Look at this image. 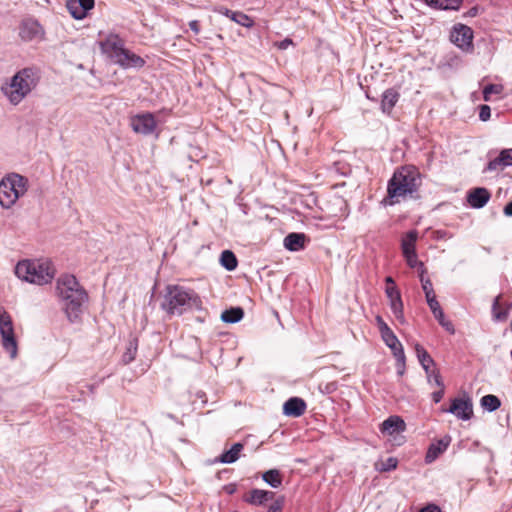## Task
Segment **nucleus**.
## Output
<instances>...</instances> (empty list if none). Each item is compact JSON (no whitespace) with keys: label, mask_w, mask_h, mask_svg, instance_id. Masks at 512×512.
Wrapping results in <instances>:
<instances>
[{"label":"nucleus","mask_w":512,"mask_h":512,"mask_svg":"<svg viewBox=\"0 0 512 512\" xmlns=\"http://www.w3.org/2000/svg\"><path fill=\"white\" fill-rule=\"evenodd\" d=\"M421 185L422 175L416 166H401L388 181L384 203L393 206L406 198H415Z\"/></svg>","instance_id":"1"},{"label":"nucleus","mask_w":512,"mask_h":512,"mask_svg":"<svg viewBox=\"0 0 512 512\" xmlns=\"http://www.w3.org/2000/svg\"><path fill=\"white\" fill-rule=\"evenodd\" d=\"M101 53L112 63L123 69L142 68L146 61L125 48V40L116 33H108L98 41Z\"/></svg>","instance_id":"2"},{"label":"nucleus","mask_w":512,"mask_h":512,"mask_svg":"<svg viewBox=\"0 0 512 512\" xmlns=\"http://www.w3.org/2000/svg\"><path fill=\"white\" fill-rule=\"evenodd\" d=\"M56 292L63 301L65 312L73 321L78 318L81 306L87 301L88 295L73 275H62L57 279Z\"/></svg>","instance_id":"3"},{"label":"nucleus","mask_w":512,"mask_h":512,"mask_svg":"<svg viewBox=\"0 0 512 512\" xmlns=\"http://www.w3.org/2000/svg\"><path fill=\"white\" fill-rule=\"evenodd\" d=\"M162 308L169 315H181L187 309L201 310L203 302L195 290L180 285H169L166 288Z\"/></svg>","instance_id":"4"},{"label":"nucleus","mask_w":512,"mask_h":512,"mask_svg":"<svg viewBox=\"0 0 512 512\" xmlns=\"http://www.w3.org/2000/svg\"><path fill=\"white\" fill-rule=\"evenodd\" d=\"M15 274L18 278L29 283L43 285L51 282L55 269L52 263L47 260H24L16 265Z\"/></svg>","instance_id":"5"},{"label":"nucleus","mask_w":512,"mask_h":512,"mask_svg":"<svg viewBox=\"0 0 512 512\" xmlns=\"http://www.w3.org/2000/svg\"><path fill=\"white\" fill-rule=\"evenodd\" d=\"M37 83L35 72L25 68L13 76L11 83L3 88V91L10 103L17 105L37 86Z\"/></svg>","instance_id":"6"},{"label":"nucleus","mask_w":512,"mask_h":512,"mask_svg":"<svg viewBox=\"0 0 512 512\" xmlns=\"http://www.w3.org/2000/svg\"><path fill=\"white\" fill-rule=\"evenodd\" d=\"M26 192V179L18 174L4 178L0 182V205L12 207L17 199Z\"/></svg>","instance_id":"7"},{"label":"nucleus","mask_w":512,"mask_h":512,"mask_svg":"<svg viewBox=\"0 0 512 512\" xmlns=\"http://www.w3.org/2000/svg\"><path fill=\"white\" fill-rule=\"evenodd\" d=\"M375 321L382 340L391 349L392 354L397 361V366L400 368L398 373L402 375L404 373L406 360L403 346L398 340L397 336L380 315L375 317Z\"/></svg>","instance_id":"8"},{"label":"nucleus","mask_w":512,"mask_h":512,"mask_svg":"<svg viewBox=\"0 0 512 512\" xmlns=\"http://www.w3.org/2000/svg\"><path fill=\"white\" fill-rule=\"evenodd\" d=\"M0 335L3 348L12 358L17 355V341L14 334V326L10 314L0 307Z\"/></svg>","instance_id":"9"},{"label":"nucleus","mask_w":512,"mask_h":512,"mask_svg":"<svg viewBox=\"0 0 512 512\" xmlns=\"http://www.w3.org/2000/svg\"><path fill=\"white\" fill-rule=\"evenodd\" d=\"M130 125L134 132L148 135L154 132L157 122L154 115L147 112L131 117Z\"/></svg>","instance_id":"10"},{"label":"nucleus","mask_w":512,"mask_h":512,"mask_svg":"<svg viewBox=\"0 0 512 512\" xmlns=\"http://www.w3.org/2000/svg\"><path fill=\"white\" fill-rule=\"evenodd\" d=\"M442 411L452 413L459 419L469 420L473 416V405L469 398H455L450 407L442 408Z\"/></svg>","instance_id":"11"},{"label":"nucleus","mask_w":512,"mask_h":512,"mask_svg":"<svg viewBox=\"0 0 512 512\" xmlns=\"http://www.w3.org/2000/svg\"><path fill=\"white\" fill-rule=\"evenodd\" d=\"M450 39L462 50H469L472 47L473 31L470 27L460 24L454 27Z\"/></svg>","instance_id":"12"},{"label":"nucleus","mask_w":512,"mask_h":512,"mask_svg":"<svg viewBox=\"0 0 512 512\" xmlns=\"http://www.w3.org/2000/svg\"><path fill=\"white\" fill-rule=\"evenodd\" d=\"M385 292L390 301V308L395 318L401 324H404L406 322L404 317V305L399 289L397 286H386Z\"/></svg>","instance_id":"13"},{"label":"nucleus","mask_w":512,"mask_h":512,"mask_svg":"<svg viewBox=\"0 0 512 512\" xmlns=\"http://www.w3.org/2000/svg\"><path fill=\"white\" fill-rule=\"evenodd\" d=\"M406 430L405 421L397 415L389 416L380 425V432L385 435L393 436Z\"/></svg>","instance_id":"14"},{"label":"nucleus","mask_w":512,"mask_h":512,"mask_svg":"<svg viewBox=\"0 0 512 512\" xmlns=\"http://www.w3.org/2000/svg\"><path fill=\"white\" fill-rule=\"evenodd\" d=\"M94 0H70L67 9L73 18L81 20L86 17L87 11L94 7Z\"/></svg>","instance_id":"15"},{"label":"nucleus","mask_w":512,"mask_h":512,"mask_svg":"<svg viewBox=\"0 0 512 512\" xmlns=\"http://www.w3.org/2000/svg\"><path fill=\"white\" fill-rule=\"evenodd\" d=\"M306 402L299 397L288 399L283 405V413L289 417H300L306 411Z\"/></svg>","instance_id":"16"},{"label":"nucleus","mask_w":512,"mask_h":512,"mask_svg":"<svg viewBox=\"0 0 512 512\" xmlns=\"http://www.w3.org/2000/svg\"><path fill=\"white\" fill-rule=\"evenodd\" d=\"M274 495L275 493L272 491L252 489L244 494L243 501L251 505L259 506L263 505L268 500L273 499Z\"/></svg>","instance_id":"17"},{"label":"nucleus","mask_w":512,"mask_h":512,"mask_svg":"<svg viewBox=\"0 0 512 512\" xmlns=\"http://www.w3.org/2000/svg\"><path fill=\"white\" fill-rule=\"evenodd\" d=\"M491 197L490 192L486 188H474L467 195V201L473 208L484 207Z\"/></svg>","instance_id":"18"},{"label":"nucleus","mask_w":512,"mask_h":512,"mask_svg":"<svg viewBox=\"0 0 512 512\" xmlns=\"http://www.w3.org/2000/svg\"><path fill=\"white\" fill-rule=\"evenodd\" d=\"M511 304L502 302V295H498L492 304V318L496 322H504L509 316Z\"/></svg>","instance_id":"19"},{"label":"nucleus","mask_w":512,"mask_h":512,"mask_svg":"<svg viewBox=\"0 0 512 512\" xmlns=\"http://www.w3.org/2000/svg\"><path fill=\"white\" fill-rule=\"evenodd\" d=\"M512 165V149H504L500 152L499 156L489 161L487 169L489 171H496Z\"/></svg>","instance_id":"20"},{"label":"nucleus","mask_w":512,"mask_h":512,"mask_svg":"<svg viewBox=\"0 0 512 512\" xmlns=\"http://www.w3.org/2000/svg\"><path fill=\"white\" fill-rule=\"evenodd\" d=\"M400 98V93L395 88L384 91L381 99V109L384 113L390 114Z\"/></svg>","instance_id":"21"},{"label":"nucleus","mask_w":512,"mask_h":512,"mask_svg":"<svg viewBox=\"0 0 512 512\" xmlns=\"http://www.w3.org/2000/svg\"><path fill=\"white\" fill-rule=\"evenodd\" d=\"M418 240V232L410 230L401 238V249L403 255L416 253V242Z\"/></svg>","instance_id":"22"},{"label":"nucleus","mask_w":512,"mask_h":512,"mask_svg":"<svg viewBox=\"0 0 512 512\" xmlns=\"http://www.w3.org/2000/svg\"><path fill=\"white\" fill-rule=\"evenodd\" d=\"M450 442L451 438L449 436H446L438 440L436 443L431 444L426 454V461H434L440 454H442L447 449Z\"/></svg>","instance_id":"23"},{"label":"nucleus","mask_w":512,"mask_h":512,"mask_svg":"<svg viewBox=\"0 0 512 512\" xmlns=\"http://www.w3.org/2000/svg\"><path fill=\"white\" fill-rule=\"evenodd\" d=\"M306 236L303 233H290L284 238V246L290 251H299L305 247Z\"/></svg>","instance_id":"24"},{"label":"nucleus","mask_w":512,"mask_h":512,"mask_svg":"<svg viewBox=\"0 0 512 512\" xmlns=\"http://www.w3.org/2000/svg\"><path fill=\"white\" fill-rule=\"evenodd\" d=\"M415 351L423 369L425 370L426 373H429L431 366L434 365V360L426 351V349L420 344L415 345Z\"/></svg>","instance_id":"25"},{"label":"nucleus","mask_w":512,"mask_h":512,"mask_svg":"<svg viewBox=\"0 0 512 512\" xmlns=\"http://www.w3.org/2000/svg\"><path fill=\"white\" fill-rule=\"evenodd\" d=\"M244 446L241 443H235L230 450L221 454L219 461L222 463H234L238 460L240 452L243 450Z\"/></svg>","instance_id":"26"},{"label":"nucleus","mask_w":512,"mask_h":512,"mask_svg":"<svg viewBox=\"0 0 512 512\" xmlns=\"http://www.w3.org/2000/svg\"><path fill=\"white\" fill-rule=\"evenodd\" d=\"M263 480L271 485L273 488H278L282 484V475L279 470L277 469H271L263 473L262 475Z\"/></svg>","instance_id":"27"},{"label":"nucleus","mask_w":512,"mask_h":512,"mask_svg":"<svg viewBox=\"0 0 512 512\" xmlns=\"http://www.w3.org/2000/svg\"><path fill=\"white\" fill-rule=\"evenodd\" d=\"M244 316L243 309L240 307L237 308H230L228 310H225L222 315L221 319L226 323H236L240 321Z\"/></svg>","instance_id":"28"},{"label":"nucleus","mask_w":512,"mask_h":512,"mask_svg":"<svg viewBox=\"0 0 512 512\" xmlns=\"http://www.w3.org/2000/svg\"><path fill=\"white\" fill-rule=\"evenodd\" d=\"M220 262L229 271H233L238 265L235 254L230 250H225L221 253Z\"/></svg>","instance_id":"29"},{"label":"nucleus","mask_w":512,"mask_h":512,"mask_svg":"<svg viewBox=\"0 0 512 512\" xmlns=\"http://www.w3.org/2000/svg\"><path fill=\"white\" fill-rule=\"evenodd\" d=\"M226 14L228 16L230 15V18L233 21L237 22L238 24H240L244 27H251L253 25V20L243 12H233V11L227 10Z\"/></svg>","instance_id":"30"},{"label":"nucleus","mask_w":512,"mask_h":512,"mask_svg":"<svg viewBox=\"0 0 512 512\" xmlns=\"http://www.w3.org/2000/svg\"><path fill=\"white\" fill-rule=\"evenodd\" d=\"M481 404L488 411H495L500 407L501 402L497 396L489 394L482 397Z\"/></svg>","instance_id":"31"},{"label":"nucleus","mask_w":512,"mask_h":512,"mask_svg":"<svg viewBox=\"0 0 512 512\" xmlns=\"http://www.w3.org/2000/svg\"><path fill=\"white\" fill-rule=\"evenodd\" d=\"M504 87L501 84H489L483 89V97L485 101H491L492 94L499 95L503 92Z\"/></svg>","instance_id":"32"},{"label":"nucleus","mask_w":512,"mask_h":512,"mask_svg":"<svg viewBox=\"0 0 512 512\" xmlns=\"http://www.w3.org/2000/svg\"><path fill=\"white\" fill-rule=\"evenodd\" d=\"M398 460L394 457H389L385 461L376 463V469L380 472H387L396 469Z\"/></svg>","instance_id":"33"},{"label":"nucleus","mask_w":512,"mask_h":512,"mask_svg":"<svg viewBox=\"0 0 512 512\" xmlns=\"http://www.w3.org/2000/svg\"><path fill=\"white\" fill-rule=\"evenodd\" d=\"M434 317L437 319V321L439 322V324L447 331L449 332L450 334H454L455 333V328H454V325L452 324L451 321L447 320L445 318V315H444V312L443 310L440 311V315L438 313L436 314H433Z\"/></svg>","instance_id":"34"},{"label":"nucleus","mask_w":512,"mask_h":512,"mask_svg":"<svg viewBox=\"0 0 512 512\" xmlns=\"http://www.w3.org/2000/svg\"><path fill=\"white\" fill-rule=\"evenodd\" d=\"M463 0H440L439 8L442 10H458Z\"/></svg>","instance_id":"35"},{"label":"nucleus","mask_w":512,"mask_h":512,"mask_svg":"<svg viewBox=\"0 0 512 512\" xmlns=\"http://www.w3.org/2000/svg\"><path fill=\"white\" fill-rule=\"evenodd\" d=\"M136 353H137V344L130 342L129 346L127 348V351L123 354V362L125 364H128L131 361H133L136 357Z\"/></svg>","instance_id":"36"},{"label":"nucleus","mask_w":512,"mask_h":512,"mask_svg":"<svg viewBox=\"0 0 512 512\" xmlns=\"http://www.w3.org/2000/svg\"><path fill=\"white\" fill-rule=\"evenodd\" d=\"M408 266L411 267V268H415L417 266L421 267L422 269H424V265L422 262L418 261V256H417V253H414V254H408V255H403Z\"/></svg>","instance_id":"37"},{"label":"nucleus","mask_w":512,"mask_h":512,"mask_svg":"<svg viewBox=\"0 0 512 512\" xmlns=\"http://www.w3.org/2000/svg\"><path fill=\"white\" fill-rule=\"evenodd\" d=\"M427 376H428V379L429 381H434V383L438 386V387H442L444 386L443 384V381H442V378H441V375H440V372L436 369H430L429 370V373H426Z\"/></svg>","instance_id":"38"},{"label":"nucleus","mask_w":512,"mask_h":512,"mask_svg":"<svg viewBox=\"0 0 512 512\" xmlns=\"http://www.w3.org/2000/svg\"><path fill=\"white\" fill-rule=\"evenodd\" d=\"M424 274H425V270L422 269L421 272H420L419 277H420V281H421V284H422V289H423V291L425 293L427 291H432L434 289H433V285H432L431 280L429 278H426Z\"/></svg>","instance_id":"39"},{"label":"nucleus","mask_w":512,"mask_h":512,"mask_svg":"<svg viewBox=\"0 0 512 512\" xmlns=\"http://www.w3.org/2000/svg\"><path fill=\"white\" fill-rule=\"evenodd\" d=\"M284 506V497L277 498L268 508L267 512H282Z\"/></svg>","instance_id":"40"},{"label":"nucleus","mask_w":512,"mask_h":512,"mask_svg":"<svg viewBox=\"0 0 512 512\" xmlns=\"http://www.w3.org/2000/svg\"><path fill=\"white\" fill-rule=\"evenodd\" d=\"M491 116V109L488 105H482L480 107V111H479V118L482 120V121H487L489 120Z\"/></svg>","instance_id":"41"},{"label":"nucleus","mask_w":512,"mask_h":512,"mask_svg":"<svg viewBox=\"0 0 512 512\" xmlns=\"http://www.w3.org/2000/svg\"><path fill=\"white\" fill-rule=\"evenodd\" d=\"M293 45H294V42L291 38H285L282 41L274 43V46L277 47L279 50H285L289 46H293Z\"/></svg>","instance_id":"42"},{"label":"nucleus","mask_w":512,"mask_h":512,"mask_svg":"<svg viewBox=\"0 0 512 512\" xmlns=\"http://www.w3.org/2000/svg\"><path fill=\"white\" fill-rule=\"evenodd\" d=\"M427 304L433 314L438 313L440 315V311H442V308L440 306V303L437 301V299L429 301Z\"/></svg>","instance_id":"43"},{"label":"nucleus","mask_w":512,"mask_h":512,"mask_svg":"<svg viewBox=\"0 0 512 512\" xmlns=\"http://www.w3.org/2000/svg\"><path fill=\"white\" fill-rule=\"evenodd\" d=\"M440 389L438 391H435L432 393V399L435 403H438L442 400L444 396V386L439 387Z\"/></svg>","instance_id":"44"},{"label":"nucleus","mask_w":512,"mask_h":512,"mask_svg":"<svg viewBox=\"0 0 512 512\" xmlns=\"http://www.w3.org/2000/svg\"><path fill=\"white\" fill-rule=\"evenodd\" d=\"M419 512H441V509L435 504H429L422 508Z\"/></svg>","instance_id":"45"},{"label":"nucleus","mask_w":512,"mask_h":512,"mask_svg":"<svg viewBox=\"0 0 512 512\" xmlns=\"http://www.w3.org/2000/svg\"><path fill=\"white\" fill-rule=\"evenodd\" d=\"M190 29L195 33L198 34L200 32V25L197 20H192L189 22Z\"/></svg>","instance_id":"46"},{"label":"nucleus","mask_w":512,"mask_h":512,"mask_svg":"<svg viewBox=\"0 0 512 512\" xmlns=\"http://www.w3.org/2000/svg\"><path fill=\"white\" fill-rule=\"evenodd\" d=\"M224 490L228 493V494H233L236 492L237 490V486L236 484H228L226 486H224Z\"/></svg>","instance_id":"47"},{"label":"nucleus","mask_w":512,"mask_h":512,"mask_svg":"<svg viewBox=\"0 0 512 512\" xmlns=\"http://www.w3.org/2000/svg\"><path fill=\"white\" fill-rule=\"evenodd\" d=\"M425 297H426V301L428 303L429 301L436 299V294H435L434 290L427 291V292H425Z\"/></svg>","instance_id":"48"},{"label":"nucleus","mask_w":512,"mask_h":512,"mask_svg":"<svg viewBox=\"0 0 512 512\" xmlns=\"http://www.w3.org/2000/svg\"><path fill=\"white\" fill-rule=\"evenodd\" d=\"M503 211L506 216H512V201L506 204Z\"/></svg>","instance_id":"49"},{"label":"nucleus","mask_w":512,"mask_h":512,"mask_svg":"<svg viewBox=\"0 0 512 512\" xmlns=\"http://www.w3.org/2000/svg\"><path fill=\"white\" fill-rule=\"evenodd\" d=\"M425 2L435 9L439 8L440 0H425Z\"/></svg>","instance_id":"50"},{"label":"nucleus","mask_w":512,"mask_h":512,"mask_svg":"<svg viewBox=\"0 0 512 512\" xmlns=\"http://www.w3.org/2000/svg\"><path fill=\"white\" fill-rule=\"evenodd\" d=\"M385 282L387 286H396L395 281L390 276L386 277Z\"/></svg>","instance_id":"51"},{"label":"nucleus","mask_w":512,"mask_h":512,"mask_svg":"<svg viewBox=\"0 0 512 512\" xmlns=\"http://www.w3.org/2000/svg\"><path fill=\"white\" fill-rule=\"evenodd\" d=\"M475 14H476V8L471 9V15H475Z\"/></svg>","instance_id":"52"},{"label":"nucleus","mask_w":512,"mask_h":512,"mask_svg":"<svg viewBox=\"0 0 512 512\" xmlns=\"http://www.w3.org/2000/svg\"><path fill=\"white\" fill-rule=\"evenodd\" d=\"M15 512H22V511H21V509H18V510H17V511H15Z\"/></svg>","instance_id":"53"}]
</instances>
